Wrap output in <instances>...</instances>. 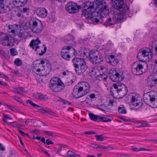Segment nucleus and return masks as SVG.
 I'll list each match as a JSON object with an SVG mask.
<instances>
[{"label":"nucleus","mask_w":157,"mask_h":157,"mask_svg":"<svg viewBox=\"0 0 157 157\" xmlns=\"http://www.w3.org/2000/svg\"><path fill=\"white\" fill-rule=\"evenodd\" d=\"M41 43L40 40L39 38H37L35 40H32L30 42L29 46L33 49L35 51H39L40 46L39 45Z\"/></svg>","instance_id":"aec40b11"},{"label":"nucleus","mask_w":157,"mask_h":157,"mask_svg":"<svg viewBox=\"0 0 157 157\" xmlns=\"http://www.w3.org/2000/svg\"><path fill=\"white\" fill-rule=\"evenodd\" d=\"M10 53L11 56H14L18 54V52L14 48H12L10 49Z\"/></svg>","instance_id":"37998d69"},{"label":"nucleus","mask_w":157,"mask_h":157,"mask_svg":"<svg viewBox=\"0 0 157 157\" xmlns=\"http://www.w3.org/2000/svg\"><path fill=\"white\" fill-rule=\"evenodd\" d=\"M132 72L135 75H142L144 72V66L140 61H136L134 63L132 67Z\"/></svg>","instance_id":"4468645a"},{"label":"nucleus","mask_w":157,"mask_h":157,"mask_svg":"<svg viewBox=\"0 0 157 157\" xmlns=\"http://www.w3.org/2000/svg\"><path fill=\"white\" fill-rule=\"evenodd\" d=\"M109 57V60L108 62L109 64L113 66L117 65L119 63L118 59L113 55H110Z\"/></svg>","instance_id":"393cba45"},{"label":"nucleus","mask_w":157,"mask_h":157,"mask_svg":"<svg viewBox=\"0 0 157 157\" xmlns=\"http://www.w3.org/2000/svg\"><path fill=\"white\" fill-rule=\"evenodd\" d=\"M18 131L19 133L23 136H25V133L21 130H18Z\"/></svg>","instance_id":"774afa93"},{"label":"nucleus","mask_w":157,"mask_h":157,"mask_svg":"<svg viewBox=\"0 0 157 157\" xmlns=\"http://www.w3.org/2000/svg\"><path fill=\"white\" fill-rule=\"evenodd\" d=\"M84 134H87L88 135H92L96 134V133L94 132L88 131L84 132Z\"/></svg>","instance_id":"5fc2aeb1"},{"label":"nucleus","mask_w":157,"mask_h":157,"mask_svg":"<svg viewBox=\"0 0 157 157\" xmlns=\"http://www.w3.org/2000/svg\"><path fill=\"white\" fill-rule=\"evenodd\" d=\"M67 155L71 157H76L77 155V154L69 150L67 152Z\"/></svg>","instance_id":"79ce46f5"},{"label":"nucleus","mask_w":157,"mask_h":157,"mask_svg":"<svg viewBox=\"0 0 157 157\" xmlns=\"http://www.w3.org/2000/svg\"><path fill=\"white\" fill-rule=\"evenodd\" d=\"M68 50L67 49V46L64 47L61 51V55L62 57L67 60H69L70 57L68 53Z\"/></svg>","instance_id":"a878e982"},{"label":"nucleus","mask_w":157,"mask_h":157,"mask_svg":"<svg viewBox=\"0 0 157 157\" xmlns=\"http://www.w3.org/2000/svg\"><path fill=\"white\" fill-rule=\"evenodd\" d=\"M65 146H66L64 145H62L60 146L59 148L57 150L56 149V148L55 147L54 148V149H55V151L56 152V153H57L58 152H59L61 151L62 149V148H63V147L65 148Z\"/></svg>","instance_id":"8fccbe9b"},{"label":"nucleus","mask_w":157,"mask_h":157,"mask_svg":"<svg viewBox=\"0 0 157 157\" xmlns=\"http://www.w3.org/2000/svg\"><path fill=\"white\" fill-rule=\"evenodd\" d=\"M13 92L20 95H23L22 92H24L23 88L22 87H16L14 88Z\"/></svg>","instance_id":"f704fd0d"},{"label":"nucleus","mask_w":157,"mask_h":157,"mask_svg":"<svg viewBox=\"0 0 157 157\" xmlns=\"http://www.w3.org/2000/svg\"><path fill=\"white\" fill-rule=\"evenodd\" d=\"M11 124L13 127L17 128H20L22 126V124L16 122H12Z\"/></svg>","instance_id":"c03bdc74"},{"label":"nucleus","mask_w":157,"mask_h":157,"mask_svg":"<svg viewBox=\"0 0 157 157\" xmlns=\"http://www.w3.org/2000/svg\"><path fill=\"white\" fill-rule=\"evenodd\" d=\"M150 47L151 49H152L153 51L155 50V53L157 54V41L155 40L152 42L150 44Z\"/></svg>","instance_id":"72a5a7b5"},{"label":"nucleus","mask_w":157,"mask_h":157,"mask_svg":"<svg viewBox=\"0 0 157 157\" xmlns=\"http://www.w3.org/2000/svg\"><path fill=\"white\" fill-rule=\"evenodd\" d=\"M29 26L31 30L34 33H38L43 29L42 22L37 19L33 18L29 21Z\"/></svg>","instance_id":"9d476101"},{"label":"nucleus","mask_w":157,"mask_h":157,"mask_svg":"<svg viewBox=\"0 0 157 157\" xmlns=\"http://www.w3.org/2000/svg\"><path fill=\"white\" fill-rule=\"evenodd\" d=\"M24 15H27L28 14L29 12V8H24L22 10H21Z\"/></svg>","instance_id":"de8ad7c7"},{"label":"nucleus","mask_w":157,"mask_h":157,"mask_svg":"<svg viewBox=\"0 0 157 157\" xmlns=\"http://www.w3.org/2000/svg\"><path fill=\"white\" fill-rule=\"evenodd\" d=\"M124 88H121V87L118 86L116 84L113 85V88H111V94L113 96H116L118 98H121L125 96L128 93V89L126 86H125L124 84H123Z\"/></svg>","instance_id":"423d86ee"},{"label":"nucleus","mask_w":157,"mask_h":157,"mask_svg":"<svg viewBox=\"0 0 157 157\" xmlns=\"http://www.w3.org/2000/svg\"><path fill=\"white\" fill-rule=\"evenodd\" d=\"M14 63L17 66L19 67L22 65V61L21 59L18 58L15 60Z\"/></svg>","instance_id":"58836bf2"},{"label":"nucleus","mask_w":157,"mask_h":157,"mask_svg":"<svg viewBox=\"0 0 157 157\" xmlns=\"http://www.w3.org/2000/svg\"><path fill=\"white\" fill-rule=\"evenodd\" d=\"M5 118L6 119H9L10 120H11L12 119L11 117H9L8 115H4V118H3L4 121L5 120Z\"/></svg>","instance_id":"680f3d73"},{"label":"nucleus","mask_w":157,"mask_h":157,"mask_svg":"<svg viewBox=\"0 0 157 157\" xmlns=\"http://www.w3.org/2000/svg\"><path fill=\"white\" fill-rule=\"evenodd\" d=\"M118 111L120 113L125 114L127 112L124 107L123 105H121L119 107Z\"/></svg>","instance_id":"4c0bfd02"},{"label":"nucleus","mask_w":157,"mask_h":157,"mask_svg":"<svg viewBox=\"0 0 157 157\" xmlns=\"http://www.w3.org/2000/svg\"><path fill=\"white\" fill-rule=\"evenodd\" d=\"M17 16L19 17H24L25 16L24 15V14H23L22 11L20 10H19L17 13Z\"/></svg>","instance_id":"603ef678"},{"label":"nucleus","mask_w":157,"mask_h":157,"mask_svg":"<svg viewBox=\"0 0 157 157\" xmlns=\"http://www.w3.org/2000/svg\"><path fill=\"white\" fill-rule=\"evenodd\" d=\"M75 38L74 36L69 34L65 37V42L70 45H73L74 44V40Z\"/></svg>","instance_id":"cd10ccee"},{"label":"nucleus","mask_w":157,"mask_h":157,"mask_svg":"<svg viewBox=\"0 0 157 157\" xmlns=\"http://www.w3.org/2000/svg\"><path fill=\"white\" fill-rule=\"evenodd\" d=\"M113 2L112 3V6L114 8L118 10H121L123 9H128V7L127 5L124 3V0H111Z\"/></svg>","instance_id":"f3484780"},{"label":"nucleus","mask_w":157,"mask_h":157,"mask_svg":"<svg viewBox=\"0 0 157 157\" xmlns=\"http://www.w3.org/2000/svg\"><path fill=\"white\" fill-rule=\"evenodd\" d=\"M67 48L70 57L75 56L76 55V52L74 48L70 46L67 47Z\"/></svg>","instance_id":"2f4dec72"},{"label":"nucleus","mask_w":157,"mask_h":157,"mask_svg":"<svg viewBox=\"0 0 157 157\" xmlns=\"http://www.w3.org/2000/svg\"><path fill=\"white\" fill-rule=\"evenodd\" d=\"M153 50L151 49V48H142L139 50L137 54V57L140 61H143L145 59H151L152 57Z\"/></svg>","instance_id":"0eeeda50"},{"label":"nucleus","mask_w":157,"mask_h":157,"mask_svg":"<svg viewBox=\"0 0 157 157\" xmlns=\"http://www.w3.org/2000/svg\"><path fill=\"white\" fill-rule=\"evenodd\" d=\"M144 102L147 105H153V107H157V96L154 92H150L144 96Z\"/></svg>","instance_id":"9b49d317"},{"label":"nucleus","mask_w":157,"mask_h":157,"mask_svg":"<svg viewBox=\"0 0 157 157\" xmlns=\"http://www.w3.org/2000/svg\"><path fill=\"white\" fill-rule=\"evenodd\" d=\"M40 109H38L37 111L39 113H40L43 114L48 113L52 115H54L55 113L52 110L46 108H44L40 106Z\"/></svg>","instance_id":"bb28decb"},{"label":"nucleus","mask_w":157,"mask_h":157,"mask_svg":"<svg viewBox=\"0 0 157 157\" xmlns=\"http://www.w3.org/2000/svg\"><path fill=\"white\" fill-rule=\"evenodd\" d=\"M114 102V100L113 99H110L109 101V104L111 106H113Z\"/></svg>","instance_id":"0e129e2a"},{"label":"nucleus","mask_w":157,"mask_h":157,"mask_svg":"<svg viewBox=\"0 0 157 157\" xmlns=\"http://www.w3.org/2000/svg\"><path fill=\"white\" fill-rule=\"evenodd\" d=\"M113 45L114 44L112 42V41L110 40H109L108 42L106 45V48L107 49H110L113 47Z\"/></svg>","instance_id":"a18cd8bd"},{"label":"nucleus","mask_w":157,"mask_h":157,"mask_svg":"<svg viewBox=\"0 0 157 157\" xmlns=\"http://www.w3.org/2000/svg\"><path fill=\"white\" fill-rule=\"evenodd\" d=\"M26 30L25 29H21L20 28L19 32L17 35L18 37L21 38H25L26 37Z\"/></svg>","instance_id":"473e14b6"},{"label":"nucleus","mask_w":157,"mask_h":157,"mask_svg":"<svg viewBox=\"0 0 157 157\" xmlns=\"http://www.w3.org/2000/svg\"><path fill=\"white\" fill-rule=\"evenodd\" d=\"M0 53L5 58H6V55L5 52L3 51L0 49Z\"/></svg>","instance_id":"13d9d810"},{"label":"nucleus","mask_w":157,"mask_h":157,"mask_svg":"<svg viewBox=\"0 0 157 157\" xmlns=\"http://www.w3.org/2000/svg\"><path fill=\"white\" fill-rule=\"evenodd\" d=\"M8 27L9 31L11 33L14 35H18L20 30V26L18 25L14 24L9 25Z\"/></svg>","instance_id":"4be33fe9"},{"label":"nucleus","mask_w":157,"mask_h":157,"mask_svg":"<svg viewBox=\"0 0 157 157\" xmlns=\"http://www.w3.org/2000/svg\"><path fill=\"white\" fill-rule=\"evenodd\" d=\"M76 73L79 75L83 73L87 68L85 60L82 58H74L72 60Z\"/></svg>","instance_id":"39448f33"},{"label":"nucleus","mask_w":157,"mask_h":157,"mask_svg":"<svg viewBox=\"0 0 157 157\" xmlns=\"http://www.w3.org/2000/svg\"><path fill=\"white\" fill-rule=\"evenodd\" d=\"M103 80H105L107 78V74L106 72H102V75L101 74V76H99Z\"/></svg>","instance_id":"49530a36"},{"label":"nucleus","mask_w":157,"mask_h":157,"mask_svg":"<svg viewBox=\"0 0 157 157\" xmlns=\"http://www.w3.org/2000/svg\"><path fill=\"white\" fill-rule=\"evenodd\" d=\"M65 9L68 13H75L78 12L81 7L77 4L72 2H68L65 6Z\"/></svg>","instance_id":"2eb2a0df"},{"label":"nucleus","mask_w":157,"mask_h":157,"mask_svg":"<svg viewBox=\"0 0 157 157\" xmlns=\"http://www.w3.org/2000/svg\"><path fill=\"white\" fill-rule=\"evenodd\" d=\"M103 1L105 4H101V6L102 7L101 8L99 9L98 6H97V8H95V11H93L90 20L94 22H98L100 20V22H101V19L103 17V15L107 16L109 13V8L105 1Z\"/></svg>","instance_id":"7ed1b4c3"},{"label":"nucleus","mask_w":157,"mask_h":157,"mask_svg":"<svg viewBox=\"0 0 157 157\" xmlns=\"http://www.w3.org/2000/svg\"><path fill=\"white\" fill-rule=\"evenodd\" d=\"M49 86L53 91L58 92L63 89L64 85L59 78L55 77L50 81Z\"/></svg>","instance_id":"6e6552de"},{"label":"nucleus","mask_w":157,"mask_h":157,"mask_svg":"<svg viewBox=\"0 0 157 157\" xmlns=\"http://www.w3.org/2000/svg\"><path fill=\"white\" fill-rule=\"evenodd\" d=\"M140 97H138L136 95L133 96L132 97L131 101L132 104L135 106L134 109L136 110L140 109L141 111H143V109L145 108L147 105L143 103L141 100L140 101Z\"/></svg>","instance_id":"ddd939ff"},{"label":"nucleus","mask_w":157,"mask_h":157,"mask_svg":"<svg viewBox=\"0 0 157 157\" xmlns=\"http://www.w3.org/2000/svg\"><path fill=\"white\" fill-rule=\"evenodd\" d=\"M32 69L36 74L44 76L50 71L51 65L46 59H40L33 63Z\"/></svg>","instance_id":"f257e3e1"},{"label":"nucleus","mask_w":157,"mask_h":157,"mask_svg":"<svg viewBox=\"0 0 157 157\" xmlns=\"http://www.w3.org/2000/svg\"><path fill=\"white\" fill-rule=\"evenodd\" d=\"M96 148H99L101 149H105L107 151H110L113 149L112 147L110 146H106L99 145L97 146Z\"/></svg>","instance_id":"e433bc0d"},{"label":"nucleus","mask_w":157,"mask_h":157,"mask_svg":"<svg viewBox=\"0 0 157 157\" xmlns=\"http://www.w3.org/2000/svg\"><path fill=\"white\" fill-rule=\"evenodd\" d=\"M10 10L6 0H0V13H6Z\"/></svg>","instance_id":"a211bd4d"},{"label":"nucleus","mask_w":157,"mask_h":157,"mask_svg":"<svg viewBox=\"0 0 157 157\" xmlns=\"http://www.w3.org/2000/svg\"><path fill=\"white\" fill-rule=\"evenodd\" d=\"M46 49H47L46 47H44V51H43L42 50H41V53H39V55L40 56H42L46 52Z\"/></svg>","instance_id":"052dcab7"},{"label":"nucleus","mask_w":157,"mask_h":157,"mask_svg":"<svg viewBox=\"0 0 157 157\" xmlns=\"http://www.w3.org/2000/svg\"><path fill=\"white\" fill-rule=\"evenodd\" d=\"M120 157H130V156L124 154H121L120 155Z\"/></svg>","instance_id":"69168bd1"},{"label":"nucleus","mask_w":157,"mask_h":157,"mask_svg":"<svg viewBox=\"0 0 157 157\" xmlns=\"http://www.w3.org/2000/svg\"><path fill=\"white\" fill-rule=\"evenodd\" d=\"M121 119L122 121L126 122H131L132 121V120L131 119H126L123 117H121Z\"/></svg>","instance_id":"bf43d9fd"},{"label":"nucleus","mask_w":157,"mask_h":157,"mask_svg":"<svg viewBox=\"0 0 157 157\" xmlns=\"http://www.w3.org/2000/svg\"><path fill=\"white\" fill-rule=\"evenodd\" d=\"M33 96L37 100L40 99L43 100H46L48 99V97L46 95L40 93H37L33 95Z\"/></svg>","instance_id":"c756f323"},{"label":"nucleus","mask_w":157,"mask_h":157,"mask_svg":"<svg viewBox=\"0 0 157 157\" xmlns=\"http://www.w3.org/2000/svg\"><path fill=\"white\" fill-rule=\"evenodd\" d=\"M127 9H121V10H119L120 11V12L113 16L114 20L117 22L122 21L124 17H125L124 15L126 14V13L128 12L129 13L128 10Z\"/></svg>","instance_id":"6ab92c4d"},{"label":"nucleus","mask_w":157,"mask_h":157,"mask_svg":"<svg viewBox=\"0 0 157 157\" xmlns=\"http://www.w3.org/2000/svg\"><path fill=\"white\" fill-rule=\"evenodd\" d=\"M96 140L97 141H102L104 140L102 135H96L95 136Z\"/></svg>","instance_id":"09e8293b"},{"label":"nucleus","mask_w":157,"mask_h":157,"mask_svg":"<svg viewBox=\"0 0 157 157\" xmlns=\"http://www.w3.org/2000/svg\"><path fill=\"white\" fill-rule=\"evenodd\" d=\"M5 148L3 145L0 143V150L3 151L5 150Z\"/></svg>","instance_id":"338daca9"},{"label":"nucleus","mask_w":157,"mask_h":157,"mask_svg":"<svg viewBox=\"0 0 157 157\" xmlns=\"http://www.w3.org/2000/svg\"><path fill=\"white\" fill-rule=\"evenodd\" d=\"M90 61L93 64H100L103 61V57L96 50H92L89 53Z\"/></svg>","instance_id":"f8f14e48"},{"label":"nucleus","mask_w":157,"mask_h":157,"mask_svg":"<svg viewBox=\"0 0 157 157\" xmlns=\"http://www.w3.org/2000/svg\"><path fill=\"white\" fill-rule=\"evenodd\" d=\"M132 150L134 151H151V149H147L144 148H140V149H138L137 148L135 147H132Z\"/></svg>","instance_id":"ea45409f"},{"label":"nucleus","mask_w":157,"mask_h":157,"mask_svg":"<svg viewBox=\"0 0 157 157\" xmlns=\"http://www.w3.org/2000/svg\"><path fill=\"white\" fill-rule=\"evenodd\" d=\"M101 3L105 4L103 0H96L94 2L90 1H85L83 2L82 4L80 5L81 9H83L82 16H84L86 18L90 20L92 13L93 12V9L97 8V6H98V8L100 9L102 7L101 5Z\"/></svg>","instance_id":"f03ea898"},{"label":"nucleus","mask_w":157,"mask_h":157,"mask_svg":"<svg viewBox=\"0 0 157 157\" xmlns=\"http://www.w3.org/2000/svg\"><path fill=\"white\" fill-rule=\"evenodd\" d=\"M147 81L152 85H155L157 83V76L155 75H150L147 79Z\"/></svg>","instance_id":"c85d7f7f"},{"label":"nucleus","mask_w":157,"mask_h":157,"mask_svg":"<svg viewBox=\"0 0 157 157\" xmlns=\"http://www.w3.org/2000/svg\"><path fill=\"white\" fill-rule=\"evenodd\" d=\"M128 11L129 12V13L128 12L127 13H126V14H125V17H126L127 16H128L129 17H131L132 16V14L131 13V12H130L129 10V7H128Z\"/></svg>","instance_id":"4d7b16f0"},{"label":"nucleus","mask_w":157,"mask_h":157,"mask_svg":"<svg viewBox=\"0 0 157 157\" xmlns=\"http://www.w3.org/2000/svg\"><path fill=\"white\" fill-rule=\"evenodd\" d=\"M28 0H13L12 4L15 7H22L25 5Z\"/></svg>","instance_id":"b1692460"},{"label":"nucleus","mask_w":157,"mask_h":157,"mask_svg":"<svg viewBox=\"0 0 157 157\" xmlns=\"http://www.w3.org/2000/svg\"><path fill=\"white\" fill-rule=\"evenodd\" d=\"M26 103H29L33 107H40V106L35 104L33 102V101L30 99H29L26 101Z\"/></svg>","instance_id":"a19ab883"},{"label":"nucleus","mask_w":157,"mask_h":157,"mask_svg":"<svg viewBox=\"0 0 157 157\" xmlns=\"http://www.w3.org/2000/svg\"><path fill=\"white\" fill-rule=\"evenodd\" d=\"M7 107L9 109L13 110L15 109V108L12 106L7 105Z\"/></svg>","instance_id":"e2e57ef3"},{"label":"nucleus","mask_w":157,"mask_h":157,"mask_svg":"<svg viewBox=\"0 0 157 157\" xmlns=\"http://www.w3.org/2000/svg\"><path fill=\"white\" fill-rule=\"evenodd\" d=\"M90 86L86 82H82L75 86L73 90L72 94L73 97L78 98L85 95L90 92Z\"/></svg>","instance_id":"20e7f679"},{"label":"nucleus","mask_w":157,"mask_h":157,"mask_svg":"<svg viewBox=\"0 0 157 157\" xmlns=\"http://www.w3.org/2000/svg\"><path fill=\"white\" fill-rule=\"evenodd\" d=\"M46 143L48 145L53 144H54V142L50 140L49 139L46 140Z\"/></svg>","instance_id":"6e6d98bb"},{"label":"nucleus","mask_w":157,"mask_h":157,"mask_svg":"<svg viewBox=\"0 0 157 157\" xmlns=\"http://www.w3.org/2000/svg\"><path fill=\"white\" fill-rule=\"evenodd\" d=\"M87 53L88 52L85 49H82L81 51V53L80 54V55H81V56L84 57L85 56H86Z\"/></svg>","instance_id":"3c124183"},{"label":"nucleus","mask_w":157,"mask_h":157,"mask_svg":"<svg viewBox=\"0 0 157 157\" xmlns=\"http://www.w3.org/2000/svg\"><path fill=\"white\" fill-rule=\"evenodd\" d=\"M14 41V38L9 35L0 38V44L7 46H12Z\"/></svg>","instance_id":"dca6fc26"},{"label":"nucleus","mask_w":157,"mask_h":157,"mask_svg":"<svg viewBox=\"0 0 157 157\" xmlns=\"http://www.w3.org/2000/svg\"><path fill=\"white\" fill-rule=\"evenodd\" d=\"M104 22L103 24L106 26H111L115 23V21L114 20L113 17L112 18L110 17H103L101 19V21Z\"/></svg>","instance_id":"412c9836"},{"label":"nucleus","mask_w":157,"mask_h":157,"mask_svg":"<svg viewBox=\"0 0 157 157\" xmlns=\"http://www.w3.org/2000/svg\"><path fill=\"white\" fill-rule=\"evenodd\" d=\"M89 116L91 120L94 121H99V116L95 115L93 113H90Z\"/></svg>","instance_id":"c9c22d12"},{"label":"nucleus","mask_w":157,"mask_h":157,"mask_svg":"<svg viewBox=\"0 0 157 157\" xmlns=\"http://www.w3.org/2000/svg\"><path fill=\"white\" fill-rule=\"evenodd\" d=\"M44 133L47 134L48 135L52 136H55L53 132L50 131H44Z\"/></svg>","instance_id":"864d4df0"},{"label":"nucleus","mask_w":157,"mask_h":157,"mask_svg":"<svg viewBox=\"0 0 157 157\" xmlns=\"http://www.w3.org/2000/svg\"><path fill=\"white\" fill-rule=\"evenodd\" d=\"M36 13L39 17L42 18L46 17L47 15V10L44 8H38L36 10Z\"/></svg>","instance_id":"5701e85b"},{"label":"nucleus","mask_w":157,"mask_h":157,"mask_svg":"<svg viewBox=\"0 0 157 157\" xmlns=\"http://www.w3.org/2000/svg\"><path fill=\"white\" fill-rule=\"evenodd\" d=\"M122 73L119 70L113 68L109 70V76L110 79L114 82L122 81L124 78Z\"/></svg>","instance_id":"1a4fd4ad"},{"label":"nucleus","mask_w":157,"mask_h":157,"mask_svg":"<svg viewBox=\"0 0 157 157\" xmlns=\"http://www.w3.org/2000/svg\"><path fill=\"white\" fill-rule=\"evenodd\" d=\"M112 118L110 117L105 116L104 115L99 116V121H102L104 122H108L111 121Z\"/></svg>","instance_id":"7c9ffc66"}]
</instances>
